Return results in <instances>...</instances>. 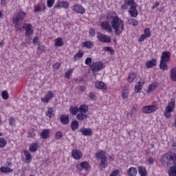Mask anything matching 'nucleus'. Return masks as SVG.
<instances>
[{
	"label": "nucleus",
	"instance_id": "nucleus-25",
	"mask_svg": "<svg viewBox=\"0 0 176 176\" xmlns=\"http://www.w3.org/2000/svg\"><path fill=\"white\" fill-rule=\"evenodd\" d=\"M49 134H50V129H44L41 133V137L43 140L49 138Z\"/></svg>",
	"mask_w": 176,
	"mask_h": 176
},
{
	"label": "nucleus",
	"instance_id": "nucleus-5",
	"mask_svg": "<svg viewBox=\"0 0 176 176\" xmlns=\"http://www.w3.org/2000/svg\"><path fill=\"white\" fill-rule=\"evenodd\" d=\"M20 28H23L25 30V36L28 38L26 40V43H30L31 41V36L34 35V29L32 28V25L31 23H24L23 26H20Z\"/></svg>",
	"mask_w": 176,
	"mask_h": 176
},
{
	"label": "nucleus",
	"instance_id": "nucleus-12",
	"mask_svg": "<svg viewBox=\"0 0 176 176\" xmlns=\"http://www.w3.org/2000/svg\"><path fill=\"white\" fill-rule=\"evenodd\" d=\"M161 60L170 63L171 61V52L168 51H164L162 54Z\"/></svg>",
	"mask_w": 176,
	"mask_h": 176
},
{
	"label": "nucleus",
	"instance_id": "nucleus-36",
	"mask_svg": "<svg viewBox=\"0 0 176 176\" xmlns=\"http://www.w3.org/2000/svg\"><path fill=\"white\" fill-rule=\"evenodd\" d=\"M96 156L97 159H101V160H102L104 157H107V155H105V151H100V152L96 153Z\"/></svg>",
	"mask_w": 176,
	"mask_h": 176
},
{
	"label": "nucleus",
	"instance_id": "nucleus-22",
	"mask_svg": "<svg viewBox=\"0 0 176 176\" xmlns=\"http://www.w3.org/2000/svg\"><path fill=\"white\" fill-rule=\"evenodd\" d=\"M138 173L137 168L135 167H131L126 170L127 175L129 176H135Z\"/></svg>",
	"mask_w": 176,
	"mask_h": 176
},
{
	"label": "nucleus",
	"instance_id": "nucleus-28",
	"mask_svg": "<svg viewBox=\"0 0 176 176\" xmlns=\"http://www.w3.org/2000/svg\"><path fill=\"white\" fill-rule=\"evenodd\" d=\"M160 69H162V71H167V69H168V67L167 65V62L165 60H160Z\"/></svg>",
	"mask_w": 176,
	"mask_h": 176
},
{
	"label": "nucleus",
	"instance_id": "nucleus-49",
	"mask_svg": "<svg viewBox=\"0 0 176 176\" xmlns=\"http://www.w3.org/2000/svg\"><path fill=\"white\" fill-rule=\"evenodd\" d=\"M45 45H38L37 47V50H38V52L40 53V54H42L43 53V51L45 50Z\"/></svg>",
	"mask_w": 176,
	"mask_h": 176
},
{
	"label": "nucleus",
	"instance_id": "nucleus-8",
	"mask_svg": "<svg viewBox=\"0 0 176 176\" xmlns=\"http://www.w3.org/2000/svg\"><path fill=\"white\" fill-rule=\"evenodd\" d=\"M155 111H157V107L155 105H148L142 108V112L143 113H152Z\"/></svg>",
	"mask_w": 176,
	"mask_h": 176
},
{
	"label": "nucleus",
	"instance_id": "nucleus-10",
	"mask_svg": "<svg viewBox=\"0 0 176 176\" xmlns=\"http://www.w3.org/2000/svg\"><path fill=\"white\" fill-rule=\"evenodd\" d=\"M100 27L102 30L104 31H107V32H113L112 25H109V22L104 21L101 22Z\"/></svg>",
	"mask_w": 176,
	"mask_h": 176
},
{
	"label": "nucleus",
	"instance_id": "nucleus-55",
	"mask_svg": "<svg viewBox=\"0 0 176 176\" xmlns=\"http://www.w3.org/2000/svg\"><path fill=\"white\" fill-rule=\"evenodd\" d=\"M28 137H29L30 138H32L35 137V133H34V131H31V130L29 131Z\"/></svg>",
	"mask_w": 176,
	"mask_h": 176
},
{
	"label": "nucleus",
	"instance_id": "nucleus-64",
	"mask_svg": "<svg viewBox=\"0 0 176 176\" xmlns=\"http://www.w3.org/2000/svg\"><path fill=\"white\" fill-rule=\"evenodd\" d=\"M159 5H160V3L159 2H157L154 6H153L152 9H156V8L159 6Z\"/></svg>",
	"mask_w": 176,
	"mask_h": 176
},
{
	"label": "nucleus",
	"instance_id": "nucleus-61",
	"mask_svg": "<svg viewBox=\"0 0 176 176\" xmlns=\"http://www.w3.org/2000/svg\"><path fill=\"white\" fill-rule=\"evenodd\" d=\"M34 12H42V9H41L39 6H36L34 7Z\"/></svg>",
	"mask_w": 176,
	"mask_h": 176
},
{
	"label": "nucleus",
	"instance_id": "nucleus-53",
	"mask_svg": "<svg viewBox=\"0 0 176 176\" xmlns=\"http://www.w3.org/2000/svg\"><path fill=\"white\" fill-rule=\"evenodd\" d=\"M120 170L116 169L113 170L109 176H118V175L120 174Z\"/></svg>",
	"mask_w": 176,
	"mask_h": 176
},
{
	"label": "nucleus",
	"instance_id": "nucleus-54",
	"mask_svg": "<svg viewBox=\"0 0 176 176\" xmlns=\"http://www.w3.org/2000/svg\"><path fill=\"white\" fill-rule=\"evenodd\" d=\"M61 137H63V133H61V132H60V131L56 132V133L55 135L56 140H60V138H61Z\"/></svg>",
	"mask_w": 176,
	"mask_h": 176
},
{
	"label": "nucleus",
	"instance_id": "nucleus-26",
	"mask_svg": "<svg viewBox=\"0 0 176 176\" xmlns=\"http://www.w3.org/2000/svg\"><path fill=\"white\" fill-rule=\"evenodd\" d=\"M107 162H108V157H104L102 160H101L100 167L102 171L104 170V168H107V167H108V164H107Z\"/></svg>",
	"mask_w": 176,
	"mask_h": 176
},
{
	"label": "nucleus",
	"instance_id": "nucleus-15",
	"mask_svg": "<svg viewBox=\"0 0 176 176\" xmlns=\"http://www.w3.org/2000/svg\"><path fill=\"white\" fill-rule=\"evenodd\" d=\"M72 9L77 13H80V14H85V13H86V10H85V8L79 4L74 5L73 7H72Z\"/></svg>",
	"mask_w": 176,
	"mask_h": 176
},
{
	"label": "nucleus",
	"instance_id": "nucleus-51",
	"mask_svg": "<svg viewBox=\"0 0 176 176\" xmlns=\"http://www.w3.org/2000/svg\"><path fill=\"white\" fill-rule=\"evenodd\" d=\"M47 3L48 8H53V5H54V0H47Z\"/></svg>",
	"mask_w": 176,
	"mask_h": 176
},
{
	"label": "nucleus",
	"instance_id": "nucleus-30",
	"mask_svg": "<svg viewBox=\"0 0 176 176\" xmlns=\"http://www.w3.org/2000/svg\"><path fill=\"white\" fill-rule=\"evenodd\" d=\"M54 46L58 47H60L61 46H64V42L63 41L62 38H57L55 39Z\"/></svg>",
	"mask_w": 176,
	"mask_h": 176
},
{
	"label": "nucleus",
	"instance_id": "nucleus-40",
	"mask_svg": "<svg viewBox=\"0 0 176 176\" xmlns=\"http://www.w3.org/2000/svg\"><path fill=\"white\" fill-rule=\"evenodd\" d=\"M0 171H1V173H13V169L9 168V167H5V166H2L1 168H0Z\"/></svg>",
	"mask_w": 176,
	"mask_h": 176
},
{
	"label": "nucleus",
	"instance_id": "nucleus-46",
	"mask_svg": "<svg viewBox=\"0 0 176 176\" xmlns=\"http://www.w3.org/2000/svg\"><path fill=\"white\" fill-rule=\"evenodd\" d=\"M129 24H131V25H134L135 27L138 25V21L137 20L133 19H130L129 20Z\"/></svg>",
	"mask_w": 176,
	"mask_h": 176
},
{
	"label": "nucleus",
	"instance_id": "nucleus-58",
	"mask_svg": "<svg viewBox=\"0 0 176 176\" xmlns=\"http://www.w3.org/2000/svg\"><path fill=\"white\" fill-rule=\"evenodd\" d=\"M146 36L144 34H142L141 36L139 38V42H144V41H145V39H146Z\"/></svg>",
	"mask_w": 176,
	"mask_h": 176
},
{
	"label": "nucleus",
	"instance_id": "nucleus-59",
	"mask_svg": "<svg viewBox=\"0 0 176 176\" xmlns=\"http://www.w3.org/2000/svg\"><path fill=\"white\" fill-rule=\"evenodd\" d=\"M91 61H92L91 58H87L85 60L86 65H89L90 64H91Z\"/></svg>",
	"mask_w": 176,
	"mask_h": 176
},
{
	"label": "nucleus",
	"instance_id": "nucleus-41",
	"mask_svg": "<svg viewBox=\"0 0 176 176\" xmlns=\"http://www.w3.org/2000/svg\"><path fill=\"white\" fill-rule=\"evenodd\" d=\"M157 87V85L156 84H151L147 90V93H152V91H155Z\"/></svg>",
	"mask_w": 176,
	"mask_h": 176
},
{
	"label": "nucleus",
	"instance_id": "nucleus-50",
	"mask_svg": "<svg viewBox=\"0 0 176 176\" xmlns=\"http://www.w3.org/2000/svg\"><path fill=\"white\" fill-rule=\"evenodd\" d=\"M15 123H16V120L13 117H11L9 119V124H10V126H14Z\"/></svg>",
	"mask_w": 176,
	"mask_h": 176
},
{
	"label": "nucleus",
	"instance_id": "nucleus-34",
	"mask_svg": "<svg viewBox=\"0 0 176 176\" xmlns=\"http://www.w3.org/2000/svg\"><path fill=\"white\" fill-rule=\"evenodd\" d=\"M76 119H78V120H85V119H87V115H86L85 113L80 112L78 114H77Z\"/></svg>",
	"mask_w": 176,
	"mask_h": 176
},
{
	"label": "nucleus",
	"instance_id": "nucleus-18",
	"mask_svg": "<svg viewBox=\"0 0 176 176\" xmlns=\"http://www.w3.org/2000/svg\"><path fill=\"white\" fill-rule=\"evenodd\" d=\"M80 132L82 133L83 135H93V130L90 128H80Z\"/></svg>",
	"mask_w": 176,
	"mask_h": 176
},
{
	"label": "nucleus",
	"instance_id": "nucleus-31",
	"mask_svg": "<svg viewBox=\"0 0 176 176\" xmlns=\"http://www.w3.org/2000/svg\"><path fill=\"white\" fill-rule=\"evenodd\" d=\"M70 127L72 131H75V130L79 129V122L77 120L72 121Z\"/></svg>",
	"mask_w": 176,
	"mask_h": 176
},
{
	"label": "nucleus",
	"instance_id": "nucleus-48",
	"mask_svg": "<svg viewBox=\"0 0 176 176\" xmlns=\"http://www.w3.org/2000/svg\"><path fill=\"white\" fill-rule=\"evenodd\" d=\"M104 52H110V53H113L115 50H113V48L112 47H103Z\"/></svg>",
	"mask_w": 176,
	"mask_h": 176
},
{
	"label": "nucleus",
	"instance_id": "nucleus-1",
	"mask_svg": "<svg viewBox=\"0 0 176 176\" xmlns=\"http://www.w3.org/2000/svg\"><path fill=\"white\" fill-rule=\"evenodd\" d=\"M162 163L164 167H170L169 176H176V154L168 153L163 155Z\"/></svg>",
	"mask_w": 176,
	"mask_h": 176
},
{
	"label": "nucleus",
	"instance_id": "nucleus-9",
	"mask_svg": "<svg viewBox=\"0 0 176 176\" xmlns=\"http://www.w3.org/2000/svg\"><path fill=\"white\" fill-rule=\"evenodd\" d=\"M104 69V63L101 61L96 62L91 67L92 72H98Z\"/></svg>",
	"mask_w": 176,
	"mask_h": 176
},
{
	"label": "nucleus",
	"instance_id": "nucleus-17",
	"mask_svg": "<svg viewBox=\"0 0 176 176\" xmlns=\"http://www.w3.org/2000/svg\"><path fill=\"white\" fill-rule=\"evenodd\" d=\"M60 122L63 124V126H65L67 124H69V116L67 114H62L59 117Z\"/></svg>",
	"mask_w": 176,
	"mask_h": 176
},
{
	"label": "nucleus",
	"instance_id": "nucleus-57",
	"mask_svg": "<svg viewBox=\"0 0 176 176\" xmlns=\"http://www.w3.org/2000/svg\"><path fill=\"white\" fill-rule=\"evenodd\" d=\"M60 65H61V63L57 62V63L54 64L53 68H54V69H58L60 68Z\"/></svg>",
	"mask_w": 176,
	"mask_h": 176
},
{
	"label": "nucleus",
	"instance_id": "nucleus-32",
	"mask_svg": "<svg viewBox=\"0 0 176 176\" xmlns=\"http://www.w3.org/2000/svg\"><path fill=\"white\" fill-rule=\"evenodd\" d=\"M84 52L82 50H79L77 54H76L74 56V61H78L79 58H82L83 57Z\"/></svg>",
	"mask_w": 176,
	"mask_h": 176
},
{
	"label": "nucleus",
	"instance_id": "nucleus-63",
	"mask_svg": "<svg viewBox=\"0 0 176 176\" xmlns=\"http://www.w3.org/2000/svg\"><path fill=\"white\" fill-rule=\"evenodd\" d=\"M148 162L150 164H153V163H155V160H153V158L152 157H149L148 159Z\"/></svg>",
	"mask_w": 176,
	"mask_h": 176
},
{
	"label": "nucleus",
	"instance_id": "nucleus-19",
	"mask_svg": "<svg viewBox=\"0 0 176 176\" xmlns=\"http://www.w3.org/2000/svg\"><path fill=\"white\" fill-rule=\"evenodd\" d=\"M80 170H85V171H89L91 168V166H90V164L89 162L84 161L81 163H80Z\"/></svg>",
	"mask_w": 176,
	"mask_h": 176
},
{
	"label": "nucleus",
	"instance_id": "nucleus-6",
	"mask_svg": "<svg viewBox=\"0 0 176 176\" xmlns=\"http://www.w3.org/2000/svg\"><path fill=\"white\" fill-rule=\"evenodd\" d=\"M175 108V99L172 98L170 99V102H168V106L165 109V111L164 113V116L165 118L168 119L171 117V112L174 111Z\"/></svg>",
	"mask_w": 176,
	"mask_h": 176
},
{
	"label": "nucleus",
	"instance_id": "nucleus-23",
	"mask_svg": "<svg viewBox=\"0 0 176 176\" xmlns=\"http://www.w3.org/2000/svg\"><path fill=\"white\" fill-rule=\"evenodd\" d=\"M96 89H100V90H107V85L105 83L102 82V81H98L96 82Z\"/></svg>",
	"mask_w": 176,
	"mask_h": 176
},
{
	"label": "nucleus",
	"instance_id": "nucleus-20",
	"mask_svg": "<svg viewBox=\"0 0 176 176\" xmlns=\"http://www.w3.org/2000/svg\"><path fill=\"white\" fill-rule=\"evenodd\" d=\"M38 148H39V142H36L30 144L29 146V151L32 153L36 152V151H38Z\"/></svg>",
	"mask_w": 176,
	"mask_h": 176
},
{
	"label": "nucleus",
	"instance_id": "nucleus-11",
	"mask_svg": "<svg viewBox=\"0 0 176 176\" xmlns=\"http://www.w3.org/2000/svg\"><path fill=\"white\" fill-rule=\"evenodd\" d=\"M144 85H145V78H141L139 82L135 84V91L136 93H141L142 86H144Z\"/></svg>",
	"mask_w": 176,
	"mask_h": 176
},
{
	"label": "nucleus",
	"instance_id": "nucleus-52",
	"mask_svg": "<svg viewBox=\"0 0 176 176\" xmlns=\"http://www.w3.org/2000/svg\"><path fill=\"white\" fill-rule=\"evenodd\" d=\"M90 36H96V30L93 28H90L89 30Z\"/></svg>",
	"mask_w": 176,
	"mask_h": 176
},
{
	"label": "nucleus",
	"instance_id": "nucleus-14",
	"mask_svg": "<svg viewBox=\"0 0 176 176\" xmlns=\"http://www.w3.org/2000/svg\"><path fill=\"white\" fill-rule=\"evenodd\" d=\"M55 9H61V8H63V9H68L69 8V3H68V1H58L56 3V5L54 6Z\"/></svg>",
	"mask_w": 176,
	"mask_h": 176
},
{
	"label": "nucleus",
	"instance_id": "nucleus-39",
	"mask_svg": "<svg viewBox=\"0 0 176 176\" xmlns=\"http://www.w3.org/2000/svg\"><path fill=\"white\" fill-rule=\"evenodd\" d=\"M138 170H139V174L140 175V176H146L147 175L146 169H145V168H144L142 166H139Z\"/></svg>",
	"mask_w": 176,
	"mask_h": 176
},
{
	"label": "nucleus",
	"instance_id": "nucleus-47",
	"mask_svg": "<svg viewBox=\"0 0 176 176\" xmlns=\"http://www.w3.org/2000/svg\"><path fill=\"white\" fill-rule=\"evenodd\" d=\"M144 35H145L147 38H149V36H151V29L149 28L144 29Z\"/></svg>",
	"mask_w": 176,
	"mask_h": 176
},
{
	"label": "nucleus",
	"instance_id": "nucleus-44",
	"mask_svg": "<svg viewBox=\"0 0 176 176\" xmlns=\"http://www.w3.org/2000/svg\"><path fill=\"white\" fill-rule=\"evenodd\" d=\"M74 72V69H69L67 72L65 74V77L67 78V79H69V77L71 75H72V73Z\"/></svg>",
	"mask_w": 176,
	"mask_h": 176
},
{
	"label": "nucleus",
	"instance_id": "nucleus-21",
	"mask_svg": "<svg viewBox=\"0 0 176 176\" xmlns=\"http://www.w3.org/2000/svg\"><path fill=\"white\" fill-rule=\"evenodd\" d=\"M116 18H119V16H116V12H110L107 14L108 21H113Z\"/></svg>",
	"mask_w": 176,
	"mask_h": 176
},
{
	"label": "nucleus",
	"instance_id": "nucleus-16",
	"mask_svg": "<svg viewBox=\"0 0 176 176\" xmlns=\"http://www.w3.org/2000/svg\"><path fill=\"white\" fill-rule=\"evenodd\" d=\"M53 92L52 91H48L47 93L46 94L45 96L43 98H41V101L44 104H49V101L54 97Z\"/></svg>",
	"mask_w": 176,
	"mask_h": 176
},
{
	"label": "nucleus",
	"instance_id": "nucleus-33",
	"mask_svg": "<svg viewBox=\"0 0 176 176\" xmlns=\"http://www.w3.org/2000/svg\"><path fill=\"white\" fill-rule=\"evenodd\" d=\"M23 153L25 156L26 161L28 162V163H30L31 160H32V157L31 156V153L27 150H24Z\"/></svg>",
	"mask_w": 176,
	"mask_h": 176
},
{
	"label": "nucleus",
	"instance_id": "nucleus-62",
	"mask_svg": "<svg viewBox=\"0 0 176 176\" xmlns=\"http://www.w3.org/2000/svg\"><path fill=\"white\" fill-rule=\"evenodd\" d=\"M33 43L35 45L36 43H39V38L38 37H34L33 38Z\"/></svg>",
	"mask_w": 176,
	"mask_h": 176
},
{
	"label": "nucleus",
	"instance_id": "nucleus-29",
	"mask_svg": "<svg viewBox=\"0 0 176 176\" xmlns=\"http://www.w3.org/2000/svg\"><path fill=\"white\" fill-rule=\"evenodd\" d=\"M82 46L84 47H86L87 49H91L92 47H94V43L91 41H85L84 43H82Z\"/></svg>",
	"mask_w": 176,
	"mask_h": 176
},
{
	"label": "nucleus",
	"instance_id": "nucleus-37",
	"mask_svg": "<svg viewBox=\"0 0 176 176\" xmlns=\"http://www.w3.org/2000/svg\"><path fill=\"white\" fill-rule=\"evenodd\" d=\"M54 109L52 107H47V111L46 112V116H48V118H52V116H54Z\"/></svg>",
	"mask_w": 176,
	"mask_h": 176
},
{
	"label": "nucleus",
	"instance_id": "nucleus-2",
	"mask_svg": "<svg viewBox=\"0 0 176 176\" xmlns=\"http://www.w3.org/2000/svg\"><path fill=\"white\" fill-rule=\"evenodd\" d=\"M129 13L131 17L135 19L138 16V10H137V3L134 0H124V4L121 6V10H127L129 9Z\"/></svg>",
	"mask_w": 176,
	"mask_h": 176
},
{
	"label": "nucleus",
	"instance_id": "nucleus-24",
	"mask_svg": "<svg viewBox=\"0 0 176 176\" xmlns=\"http://www.w3.org/2000/svg\"><path fill=\"white\" fill-rule=\"evenodd\" d=\"M157 60L156 58H153L147 62H146L145 66L146 68H153V67H155L156 65Z\"/></svg>",
	"mask_w": 176,
	"mask_h": 176
},
{
	"label": "nucleus",
	"instance_id": "nucleus-45",
	"mask_svg": "<svg viewBox=\"0 0 176 176\" xmlns=\"http://www.w3.org/2000/svg\"><path fill=\"white\" fill-rule=\"evenodd\" d=\"M1 97L3 100H8V98H9V94H8V91H3L1 92Z\"/></svg>",
	"mask_w": 176,
	"mask_h": 176
},
{
	"label": "nucleus",
	"instance_id": "nucleus-60",
	"mask_svg": "<svg viewBox=\"0 0 176 176\" xmlns=\"http://www.w3.org/2000/svg\"><path fill=\"white\" fill-rule=\"evenodd\" d=\"M89 97L91 100H95L96 99V95L93 92H90Z\"/></svg>",
	"mask_w": 176,
	"mask_h": 176
},
{
	"label": "nucleus",
	"instance_id": "nucleus-3",
	"mask_svg": "<svg viewBox=\"0 0 176 176\" xmlns=\"http://www.w3.org/2000/svg\"><path fill=\"white\" fill-rule=\"evenodd\" d=\"M111 28L114 30L115 34L118 35V36H120V34L123 32L124 30V23L123 21L118 18H115L113 21H111Z\"/></svg>",
	"mask_w": 176,
	"mask_h": 176
},
{
	"label": "nucleus",
	"instance_id": "nucleus-13",
	"mask_svg": "<svg viewBox=\"0 0 176 176\" xmlns=\"http://www.w3.org/2000/svg\"><path fill=\"white\" fill-rule=\"evenodd\" d=\"M72 156L76 160H80V159H82V156H83V154H82V151L80 150L73 149L72 151Z\"/></svg>",
	"mask_w": 176,
	"mask_h": 176
},
{
	"label": "nucleus",
	"instance_id": "nucleus-42",
	"mask_svg": "<svg viewBox=\"0 0 176 176\" xmlns=\"http://www.w3.org/2000/svg\"><path fill=\"white\" fill-rule=\"evenodd\" d=\"M6 144H8L6 140L4 138H0V148H5Z\"/></svg>",
	"mask_w": 176,
	"mask_h": 176
},
{
	"label": "nucleus",
	"instance_id": "nucleus-43",
	"mask_svg": "<svg viewBox=\"0 0 176 176\" xmlns=\"http://www.w3.org/2000/svg\"><path fill=\"white\" fill-rule=\"evenodd\" d=\"M78 112H79V108L78 107L70 108V113H72V115H77Z\"/></svg>",
	"mask_w": 176,
	"mask_h": 176
},
{
	"label": "nucleus",
	"instance_id": "nucleus-4",
	"mask_svg": "<svg viewBox=\"0 0 176 176\" xmlns=\"http://www.w3.org/2000/svg\"><path fill=\"white\" fill-rule=\"evenodd\" d=\"M27 16V13L23 11H19L16 13V16L13 19V24L15 25V28L18 32H21L23 28L21 27V23H20L21 20H24Z\"/></svg>",
	"mask_w": 176,
	"mask_h": 176
},
{
	"label": "nucleus",
	"instance_id": "nucleus-7",
	"mask_svg": "<svg viewBox=\"0 0 176 176\" xmlns=\"http://www.w3.org/2000/svg\"><path fill=\"white\" fill-rule=\"evenodd\" d=\"M97 38L99 42H102L103 43H111V42H112V38H111V36L102 33H98Z\"/></svg>",
	"mask_w": 176,
	"mask_h": 176
},
{
	"label": "nucleus",
	"instance_id": "nucleus-38",
	"mask_svg": "<svg viewBox=\"0 0 176 176\" xmlns=\"http://www.w3.org/2000/svg\"><path fill=\"white\" fill-rule=\"evenodd\" d=\"M135 78H137V74H129V76H128V82H129V83H132V82H134V79H135Z\"/></svg>",
	"mask_w": 176,
	"mask_h": 176
},
{
	"label": "nucleus",
	"instance_id": "nucleus-27",
	"mask_svg": "<svg viewBox=\"0 0 176 176\" xmlns=\"http://www.w3.org/2000/svg\"><path fill=\"white\" fill-rule=\"evenodd\" d=\"M78 112H81L82 113H86V112H89V106L87 104H81L78 108Z\"/></svg>",
	"mask_w": 176,
	"mask_h": 176
},
{
	"label": "nucleus",
	"instance_id": "nucleus-35",
	"mask_svg": "<svg viewBox=\"0 0 176 176\" xmlns=\"http://www.w3.org/2000/svg\"><path fill=\"white\" fill-rule=\"evenodd\" d=\"M170 79L173 82H176V67H173L170 70Z\"/></svg>",
	"mask_w": 176,
	"mask_h": 176
},
{
	"label": "nucleus",
	"instance_id": "nucleus-56",
	"mask_svg": "<svg viewBox=\"0 0 176 176\" xmlns=\"http://www.w3.org/2000/svg\"><path fill=\"white\" fill-rule=\"evenodd\" d=\"M129 97V92H127V91L124 90V91L122 92V98H124V100H126V98H127Z\"/></svg>",
	"mask_w": 176,
	"mask_h": 176
}]
</instances>
